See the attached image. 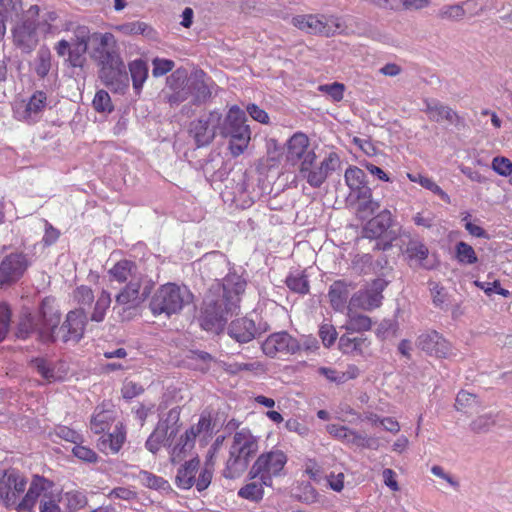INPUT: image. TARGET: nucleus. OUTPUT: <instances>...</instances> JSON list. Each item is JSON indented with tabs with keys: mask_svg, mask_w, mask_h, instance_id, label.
<instances>
[{
	"mask_svg": "<svg viewBox=\"0 0 512 512\" xmlns=\"http://www.w3.org/2000/svg\"><path fill=\"white\" fill-rule=\"evenodd\" d=\"M92 32L85 25H75L67 30V38L61 39L55 46L60 57L68 56L67 61L73 67H82Z\"/></svg>",
	"mask_w": 512,
	"mask_h": 512,
	"instance_id": "8",
	"label": "nucleus"
},
{
	"mask_svg": "<svg viewBox=\"0 0 512 512\" xmlns=\"http://www.w3.org/2000/svg\"><path fill=\"white\" fill-rule=\"evenodd\" d=\"M99 78L107 88L116 93H124L129 87L128 73L120 57H110V62L101 66Z\"/></svg>",
	"mask_w": 512,
	"mask_h": 512,
	"instance_id": "16",
	"label": "nucleus"
},
{
	"mask_svg": "<svg viewBox=\"0 0 512 512\" xmlns=\"http://www.w3.org/2000/svg\"><path fill=\"white\" fill-rule=\"evenodd\" d=\"M139 477L141 482L149 488L166 489L167 487H169L168 482L166 480L150 472L142 471L140 472Z\"/></svg>",
	"mask_w": 512,
	"mask_h": 512,
	"instance_id": "55",
	"label": "nucleus"
},
{
	"mask_svg": "<svg viewBox=\"0 0 512 512\" xmlns=\"http://www.w3.org/2000/svg\"><path fill=\"white\" fill-rule=\"evenodd\" d=\"M213 430L214 424L210 413L203 412L198 422L186 430L185 434L194 442L199 439L201 443L206 444L212 438Z\"/></svg>",
	"mask_w": 512,
	"mask_h": 512,
	"instance_id": "29",
	"label": "nucleus"
},
{
	"mask_svg": "<svg viewBox=\"0 0 512 512\" xmlns=\"http://www.w3.org/2000/svg\"><path fill=\"white\" fill-rule=\"evenodd\" d=\"M199 459L194 458L186 462L176 475V483L180 488L189 489L195 483V474L199 467Z\"/></svg>",
	"mask_w": 512,
	"mask_h": 512,
	"instance_id": "36",
	"label": "nucleus"
},
{
	"mask_svg": "<svg viewBox=\"0 0 512 512\" xmlns=\"http://www.w3.org/2000/svg\"><path fill=\"white\" fill-rule=\"evenodd\" d=\"M52 487L53 483L51 481L43 476L34 475L28 489L22 496L21 512H30L38 499L48 498V495L52 493Z\"/></svg>",
	"mask_w": 512,
	"mask_h": 512,
	"instance_id": "21",
	"label": "nucleus"
},
{
	"mask_svg": "<svg viewBox=\"0 0 512 512\" xmlns=\"http://www.w3.org/2000/svg\"><path fill=\"white\" fill-rule=\"evenodd\" d=\"M339 165L340 158L335 152H330L319 163L316 162V154H308L304 162L300 163L299 176L311 187L319 188Z\"/></svg>",
	"mask_w": 512,
	"mask_h": 512,
	"instance_id": "9",
	"label": "nucleus"
},
{
	"mask_svg": "<svg viewBox=\"0 0 512 512\" xmlns=\"http://www.w3.org/2000/svg\"><path fill=\"white\" fill-rule=\"evenodd\" d=\"M73 298L80 305H91L94 293L90 287L81 285L73 291Z\"/></svg>",
	"mask_w": 512,
	"mask_h": 512,
	"instance_id": "57",
	"label": "nucleus"
},
{
	"mask_svg": "<svg viewBox=\"0 0 512 512\" xmlns=\"http://www.w3.org/2000/svg\"><path fill=\"white\" fill-rule=\"evenodd\" d=\"M32 264L31 257L21 251H14L0 260V287H10L17 283Z\"/></svg>",
	"mask_w": 512,
	"mask_h": 512,
	"instance_id": "13",
	"label": "nucleus"
},
{
	"mask_svg": "<svg viewBox=\"0 0 512 512\" xmlns=\"http://www.w3.org/2000/svg\"><path fill=\"white\" fill-rule=\"evenodd\" d=\"M86 324L87 315L83 309L70 311L63 324L58 325L55 329L56 341L61 340L64 343L69 341L78 342L84 335Z\"/></svg>",
	"mask_w": 512,
	"mask_h": 512,
	"instance_id": "17",
	"label": "nucleus"
},
{
	"mask_svg": "<svg viewBox=\"0 0 512 512\" xmlns=\"http://www.w3.org/2000/svg\"><path fill=\"white\" fill-rule=\"evenodd\" d=\"M288 288L294 292L305 294L309 291V283L302 274L290 275L286 279Z\"/></svg>",
	"mask_w": 512,
	"mask_h": 512,
	"instance_id": "53",
	"label": "nucleus"
},
{
	"mask_svg": "<svg viewBox=\"0 0 512 512\" xmlns=\"http://www.w3.org/2000/svg\"><path fill=\"white\" fill-rule=\"evenodd\" d=\"M354 308V306H347L348 321L344 326L345 329L350 333L369 330L372 325L371 319L366 315L354 312Z\"/></svg>",
	"mask_w": 512,
	"mask_h": 512,
	"instance_id": "38",
	"label": "nucleus"
},
{
	"mask_svg": "<svg viewBox=\"0 0 512 512\" xmlns=\"http://www.w3.org/2000/svg\"><path fill=\"white\" fill-rule=\"evenodd\" d=\"M292 24L298 29L314 35L331 37L342 28L337 16L324 14L297 15L292 18Z\"/></svg>",
	"mask_w": 512,
	"mask_h": 512,
	"instance_id": "12",
	"label": "nucleus"
},
{
	"mask_svg": "<svg viewBox=\"0 0 512 512\" xmlns=\"http://www.w3.org/2000/svg\"><path fill=\"white\" fill-rule=\"evenodd\" d=\"M51 68V52L48 48L42 47L38 50L34 62V70L40 78L47 76Z\"/></svg>",
	"mask_w": 512,
	"mask_h": 512,
	"instance_id": "48",
	"label": "nucleus"
},
{
	"mask_svg": "<svg viewBox=\"0 0 512 512\" xmlns=\"http://www.w3.org/2000/svg\"><path fill=\"white\" fill-rule=\"evenodd\" d=\"M177 434V428L169 427L165 422H159L155 430L146 441V448L156 453L160 450L161 446L171 437Z\"/></svg>",
	"mask_w": 512,
	"mask_h": 512,
	"instance_id": "31",
	"label": "nucleus"
},
{
	"mask_svg": "<svg viewBox=\"0 0 512 512\" xmlns=\"http://www.w3.org/2000/svg\"><path fill=\"white\" fill-rule=\"evenodd\" d=\"M72 452L78 459L94 463L97 461V454L86 446L79 445L78 443L73 447Z\"/></svg>",
	"mask_w": 512,
	"mask_h": 512,
	"instance_id": "61",
	"label": "nucleus"
},
{
	"mask_svg": "<svg viewBox=\"0 0 512 512\" xmlns=\"http://www.w3.org/2000/svg\"><path fill=\"white\" fill-rule=\"evenodd\" d=\"M187 358L195 363V368L201 371H207L212 361V356L204 351H190Z\"/></svg>",
	"mask_w": 512,
	"mask_h": 512,
	"instance_id": "54",
	"label": "nucleus"
},
{
	"mask_svg": "<svg viewBox=\"0 0 512 512\" xmlns=\"http://www.w3.org/2000/svg\"><path fill=\"white\" fill-rule=\"evenodd\" d=\"M344 177L347 186L351 190V198L354 197V195L360 193V191L364 190V188H369L366 185L365 172L356 166H350L347 168Z\"/></svg>",
	"mask_w": 512,
	"mask_h": 512,
	"instance_id": "35",
	"label": "nucleus"
},
{
	"mask_svg": "<svg viewBox=\"0 0 512 512\" xmlns=\"http://www.w3.org/2000/svg\"><path fill=\"white\" fill-rule=\"evenodd\" d=\"M245 287L246 281L237 274L227 275L222 284L212 285L203 302L202 327L208 331L222 330L228 316L237 313Z\"/></svg>",
	"mask_w": 512,
	"mask_h": 512,
	"instance_id": "1",
	"label": "nucleus"
},
{
	"mask_svg": "<svg viewBox=\"0 0 512 512\" xmlns=\"http://www.w3.org/2000/svg\"><path fill=\"white\" fill-rule=\"evenodd\" d=\"M391 222L392 216L390 211L383 210L365 224L362 231L363 237L368 239H388L383 249L385 250L389 248L390 242L394 239V237L390 236V233L388 232Z\"/></svg>",
	"mask_w": 512,
	"mask_h": 512,
	"instance_id": "22",
	"label": "nucleus"
},
{
	"mask_svg": "<svg viewBox=\"0 0 512 512\" xmlns=\"http://www.w3.org/2000/svg\"><path fill=\"white\" fill-rule=\"evenodd\" d=\"M264 486L266 485L260 479L259 481H252L240 488L238 496L252 502H259L264 495Z\"/></svg>",
	"mask_w": 512,
	"mask_h": 512,
	"instance_id": "44",
	"label": "nucleus"
},
{
	"mask_svg": "<svg viewBox=\"0 0 512 512\" xmlns=\"http://www.w3.org/2000/svg\"><path fill=\"white\" fill-rule=\"evenodd\" d=\"M124 441H125V433L122 430V427L116 426L115 431L113 433H110L108 435V438L104 439L102 441V446H103V449H106V447L108 445L111 452L117 453L121 449Z\"/></svg>",
	"mask_w": 512,
	"mask_h": 512,
	"instance_id": "51",
	"label": "nucleus"
},
{
	"mask_svg": "<svg viewBox=\"0 0 512 512\" xmlns=\"http://www.w3.org/2000/svg\"><path fill=\"white\" fill-rule=\"evenodd\" d=\"M246 121L245 112L237 106H232L218 126L219 134L229 138L228 149L234 157L243 154L251 140V130Z\"/></svg>",
	"mask_w": 512,
	"mask_h": 512,
	"instance_id": "6",
	"label": "nucleus"
},
{
	"mask_svg": "<svg viewBox=\"0 0 512 512\" xmlns=\"http://www.w3.org/2000/svg\"><path fill=\"white\" fill-rule=\"evenodd\" d=\"M89 44L93 49L92 57L98 61L100 66L110 62V57H120L114 49L116 41L111 33L93 32Z\"/></svg>",
	"mask_w": 512,
	"mask_h": 512,
	"instance_id": "23",
	"label": "nucleus"
},
{
	"mask_svg": "<svg viewBox=\"0 0 512 512\" xmlns=\"http://www.w3.org/2000/svg\"><path fill=\"white\" fill-rule=\"evenodd\" d=\"M495 425V419L491 414H485L477 417L471 423V429L476 433L487 432L492 426Z\"/></svg>",
	"mask_w": 512,
	"mask_h": 512,
	"instance_id": "56",
	"label": "nucleus"
},
{
	"mask_svg": "<svg viewBox=\"0 0 512 512\" xmlns=\"http://www.w3.org/2000/svg\"><path fill=\"white\" fill-rule=\"evenodd\" d=\"M154 77H160L170 72L174 68V62L169 59L154 58L152 61Z\"/></svg>",
	"mask_w": 512,
	"mask_h": 512,
	"instance_id": "60",
	"label": "nucleus"
},
{
	"mask_svg": "<svg viewBox=\"0 0 512 512\" xmlns=\"http://www.w3.org/2000/svg\"><path fill=\"white\" fill-rule=\"evenodd\" d=\"M213 475V463H205V467L201 471L197 481L195 482L198 491L205 490L211 483Z\"/></svg>",
	"mask_w": 512,
	"mask_h": 512,
	"instance_id": "59",
	"label": "nucleus"
},
{
	"mask_svg": "<svg viewBox=\"0 0 512 512\" xmlns=\"http://www.w3.org/2000/svg\"><path fill=\"white\" fill-rule=\"evenodd\" d=\"M93 107L97 112H108L113 110L111 98L107 91L99 90L93 99Z\"/></svg>",
	"mask_w": 512,
	"mask_h": 512,
	"instance_id": "52",
	"label": "nucleus"
},
{
	"mask_svg": "<svg viewBox=\"0 0 512 512\" xmlns=\"http://www.w3.org/2000/svg\"><path fill=\"white\" fill-rule=\"evenodd\" d=\"M258 440L248 429L237 431L229 450V457L223 471L225 478L234 479L248 467L250 459L258 451Z\"/></svg>",
	"mask_w": 512,
	"mask_h": 512,
	"instance_id": "5",
	"label": "nucleus"
},
{
	"mask_svg": "<svg viewBox=\"0 0 512 512\" xmlns=\"http://www.w3.org/2000/svg\"><path fill=\"white\" fill-rule=\"evenodd\" d=\"M144 391L143 387L132 380L126 379L123 383L121 392L124 398L132 399Z\"/></svg>",
	"mask_w": 512,
	"mask_h": 512,
	"instance_id": "63",
	"label": "nucleus"
},
{
	"mask_svg": "<svg viewBox=\"0 0 512 512\" xmlns=\"http://www.w3.org/2000/svg\"><path fill=\"white\" fill-rule=\"evenodd\" d=\"M193 300L192 293L186 286L175 283H167L158 288L150 302L153 315H165L170 317L178 314Z\"/></svg>",
	"mask_w": 512,
	"mask_h": 512,
	"instance_id": "7",
	"label": "nucleus"
},
{
	"mask_svg": "<svg viewBox=\"0 0 512 512\" xmlns=\"http://www.w3.org/2000/svg\"><path fill=\"white\" fill-rule=\"evenodd\" d=\"M338 345L344 354L364 356L368 353L370 342L366 337L352 336V333H347L340 337Z\"/></svg>",
	"mask_w": 512,
	"mask_h": 512,
	"instance_id": "28",
	"label": "nucleus"
},
{
	"mask_svg": "<svg viewBox=\"0 0 512 512\" xmlns=\"http://www.w3.org/2000/svg\"><path fill=\"white\" fill-rule=\"evenodd\" d=\"M112 302L110 293L103 289L96 300L93 312L91 314V321L102 322L105 318L107 309L110 307Z\"/></svg>",
	"mask_w": 512,
	"mask_h": 512,
	"instance_id": "45",
	"label": "nucleus"
},
{
	"mask_svg": "<svg viewBox=\"0 0 512 512\" xmlns=\"http://www.w3.org/2000/svg\"><path fill=\"white\" fill-rule=\"evenodd\" d=\"M0 10L7 20L17 19L19 22L26 13L21 0H0Z\"/></svg>",
	"mask_w": 512,
	"mask_h": 512,
	"instance_id": "42",
	"label": "nucleus"
},
{
	"mask_svg": "<svg viewBox=\"0 0 512 512\" xmlns=\"http://www.w3.org/2000/svg\"><path fill=\"white\" fill-rule=\"evenodd\" d=\"M286 463L287 456L281 450L262 453L249 471L250 478H259L266 486H271L272 478L281 474Z\"/></svg>",
	"mask_w": 512,
	"mask_h": 512,
	"instance_id": "11",
	"label": "nucleus"
},
{
	"mask_svg": "<svg viewBox=\"0 0 512 512\" xmlns=\"http://www.w3.org/2000/svg\"><path fill=\"white\" fill-rule=\"evenodd\" d=\"M228 334L239 343H247L255 337V324L247 318L236 319L229 325Z\"/></svg>",
	"mask_w": 512,
	"mask_h": 512,
	"instance_id": "30",
	"label": "nucleus"
},
{
	"mask_svg": "<svg viewBox=\"0 0 512 512\" xmlns=\"http://www.w3.org/2000/svg\"><path fill=\"white\" fill-rule=\"evenodd\" d=\"M55 433L58 437L66 440V441H69L71 443H74L75 445L78 442L83 441L82 436L79 433H77L75 430H73L69 427H66V426L57 427V429L55 430Z\"/></svg>",
	"mask_w": 512,
	"mask_h": 512,
	"instance_id": "64",
	"label": "nucleus"
},
{
	"mask_svg": "<svg viewBox=\"0 0 512 512\" xmlns=\"http://www.w3.org/2000/svg\"><path fill=\"white\" fill-rule=\"evenodd\" d=\"M328 433L336 439L344 442L345 444L361 447V448H372L377 449L379 444L374 438L367 437L355 430L348 428L347 426L339 424L327 425Z\"/></svg>",
	"mask_w": 512,
	"mask_h": 512,
	"instance_id": "20",
	"label": "nucleus"
},
{
	"mask_svg": "<svg viewBox=\"0 0 512 512\" xmlns=\"http://www.w3.org/2000/svg\"><path fill=\"white\" fill-rule=\"evenodd\" d=\"M61 316L54 300L49 298L41 302L40 311L37 315L23 312L17 326L16 336L26 339L35 334L42 342L56 341L55 329L60 324Z\"/></svg>",
	"mask_w": 512,
	"mask_h": 512,
	"instance_id": "4",
	"label": "nucleus"
},
{
	"mask_svg": "<svg viewBox=\"0 0 512 512\" xmlns=\"http://www.w3.org/2000/svg\"><path fill=\"white\" fill-rule=\"evenodd\" d=\"M456 258L462 264H474L478 258L473 247L466 242H458L456 244Z\"/></svg>",
	"mask_w": 512,
	"mask_h": 512,
	"instance_id": "50",
	"label": "nucleus"
},
{
	"mask_svg": "<svg viewBox=\"0 0 512 512\" xmlns=\"http://www.w3.org/2000/svg\"><path fill=\"white\" fill-rule=\"evenodd\" d=\"M27 480L14 469L6 470L0 477V501L6 508L21 512L20 503L26 491Z\"/></svg>",
	"mask_w": 512,
	"mask_h": 512,
	"instance_id": "10",
	"label": "nucleus"
},
{
	"mask_svg": "<svg viewBox=\"0 0 512 512\" xmlns=\"http://www.w3.org/2000/svg\"><path fill=\"white\" fill-rule=\"evenodd\" d=\"M407 177L411 182L419 183L423 188L438 195L445 203L449 204L451 202L449 195L445 191H443L441 187L438 186L431 178L419 173H408Z\"/></svg>",
	"mask_w": 512,
	"mask_h": 512,
	"instance_id": "41",
	"label": "nucleus"
},
{
	"mask_svg": "<svg viewBox=\"0 0 512 512\" xmlns=\"http://www.w3.org/2000/svg\"><path fill=\"white\" fill-rule=\"evenodd\" d=\"M195 442L189 438L185 433L180 436L176 445L171 451V462L179 463L186 455L194 448Z\"/></svg>",
	"mask_w": 512,
	"mask_h": 512,
	"instance_id": "43",
	"label": "nucleus"
},
{
	"mask_svg": "<svg viewBox=\"0 0 512 512\" xmlns=\"http://www.w3.org/2000/svg\"><path fill=\"white\" fill-rule=\"evenodd\" d=\"M30 366L35 369L44 379L51 382L56 379L54 365L45 358H33Z\"/></svg>",
	"mask_w": 512,
	"mask_h": 512,
	"instance_id": "49",
	"label": "nucleus"
},
{
	"mask_svg": "<svg viewBox=\"0 0 512 512\" xmlns=\"http://www.w3.org/2000/svg\"><path fill=\"white\" fill-rule=\"evenodd\" d=\"M319 91L328 94L334 101H341L344 96L345 86L342 83L334 82L319 86Z\"/></svg>",
	"mask_w": 512,
	"mask_h": 512,
	"instance_id": "58",
	"label": "nucleus"
},
{
	"mask_svg": "<svg viewBox=\"0 0 512 512\" xmlns=\"http://www.w3.org/2000/svg\"><path fill=\"white\" fill-rule=\"evenodd\" d=\"M115 421V411L111 409H104L97 407L94 415L91 418V430L95 434L103 433L109 430L112 423Z\"/></svg>",
	"mask_w": 512,
	"mask_h": 512,
	"instance_id": "34",
	"label": "nucleus"
},
{
	"mask_svg": "<svg viewBox=\"0 0 512 512\" xmlns=\"http://www.w3.org/2000/svg\"><path fill=\"white\" fill-rule=\"evenodd\" d=\"M114 31L124 35V36H136L142 35L149 39H153L156 36L155 30L146 22L142 21H133L126 22L119 25L114 26Z\"/></svg>",
	"mask_w": 512,
	"mask_h": 512,
	"instance_id": "32",
	"label": "nucleus"
},
{
	"mask_svg": "<svg viewBox=\"0 0 512 512\" xmlns=\"http://www.w3.org/2000/svg\"><path fill=\"white\" fill-rule=\"evenodd\" d=\"M221 118L222 115L219 112L211 111L190 123L189 134L197 147H205L212 143Z\"/></svg>",
	"mask_w": 512,
	"mask_h": 512,
	"instance_id": "15",
	"label": "nucleus"
},
{
	"mask_svg": "<svg viewBox=\"0 0 512 512\" xmlns=\"http://www.w3.org/2000/svg\"><path fill=\"white\" fill-rule=\"evenodd\" d=\"M349 292V286L342 281H336L331 285L329 298L335 310L342 311L346 307Z\"/></svg>",
	"mask_w": 512,
	"mask_h": 512,
	"instance_id": "37",
	"label": "nucleus"
},
{
	"mask_svg": "<svg viewBox=\"0 0 512 512\" xmlns=\"http://www.w3.org/2000/svg\"><path fill=\"white\" fill-rule=\"evenodd\" d=\"M492 168L495 172L502 176L512 174V162L505 157H495L492 161Z\"/></svg>",
	"mask_w": 512,
	"mask_h": 512,
	"instance_id": "62",
	"label": "nucleus"
},
{
	"mask_svg": "<svg viewBox=\"0 0 512 512\" xmlns=\"http://www.w3.org/2000/svg\"><path fill=\"white\" fill-rule=\"evenodd\" d=\"M302 349L300 342L287 332L273 333L262 344V350L268 357L292 355Z\"/></svg>",
	"mask_w": 512,
	"mask_h": 512,
	"instance_id": "18",
	"label": "nucleus"
},
{
	"mask_svg": "<svg viewBox=\"0 0 512 512\" xmlns=\"http://www.w3.org/2000/svg\"><path fill=\"white\" fill-rule=\"evenodd\" d=\"M424 112L430 121L441 123L447 121L450 124H457L461 121V117L451 107L442 104L437 100L424 101Z\"/></svg>",
	"mask_w": 512,
	"mask_h": 512,
	"instance_id": "26",
	"label": "nucleus"
},
{
	"mask_svg": "<svg viewBox=\"0 0 512 512\" xmlns=\"http://www.w3.org/2000/svg\"><path fill=\"white\" fill-rule=\"evenodd\" d=\"M470 5L476 6V1L467 0L462 2L461 4L445 5L439 10L438 17L440 19L460 21L466 16V9L464 8V6Z\"/></svg>",
	"mask_w": 512,
	"mask_h": 512,
	"instance_id": "40",
	"label": "nucleus"
},
{
	"mask_svg": "<svg viewBox=\"0 0 512 512\" xmlns=\"http://www.w3.org/2000/svg\"><path fill=\"white\" fill-rule=\"evenodd\" d=\"M308 154H315L309 149V139L303 133H295L287 144V161L293 165L303 163Z\"/></svg>",
	"mask_w": 512,
	"mask_h": 512,
	"instance_id": "25",
	"label": "nucleus"
},
{
	"mask_svg": "<svg viewBox=\"0 0 512 512\" xmlns=\"http://www.w3.org/2000/svg\"><path fill=\"white\" fill-rule=\"evenodd\" d=\"M377 288L375 290L359 291L355 293L349 301L350 306L361 308L364 310H372L381 305L383 296L381 290L383 289L382 283L377 281L374 283Z\"/></svg>",
	"mask_w": 512,
	"mask_h": 512,
	"instance_id": "27",
	"label": "nucleus"
},
{
	"mask_svg": "<svg viewBox=\"0 0 512 512\" xmlns=\"http://www.w3.org/2000/svg\"><path fill=\"white\" fill-rule=\"evenodd\" d=\"M477 407H478V400H477L476 395L466 392V391H460L457 394V397L455 400L456 410L468 414V413L474 412Z\"/></svg>",
	"mask_w": 512,
	"mask_h": 512,
	"instance_id": "47",
	"label": "nucleus"
},
{
	"mask_svg": "<svg viewBox=\"0 0 512 512\" xmlns=\"http://www.w3.org/2000/svg\"><path fill=\"white\" fill-rule=\"evenodd\" d=\"M354 196L356 198V212L360 218H367L380 207V204L372 198L370 188H364Z\"/></svg>",
	"mask_w": 512,
	"mask_h": 512,
	"instance_id": "33",
	"label": "nucleus"
},
{
	"mask_svg": "<svg viewBox=\"0 0 512 512\" xmlns=\"http://www.w3.org/2000/svg\"><path fill=\"white\" fill-rule=\"evenodd\" d=\"M110 282H117L125 286L115 296L113 312H117L121 320H128L126 312L145 301L151 293L152 283L141 272L135 263L122 260L108 271Z\"/></svg>",
	"mask_w": 512,
	"mask_h": 512,
	"instance_id": "2",
	"label": "nucleus"
},
{
	"mask_svg": "<svg viewBox=\"0 0 512 512\" xmlns=\"http://www.w3.org/2000/svg\"><path fill=\"white\" fill-rule=\"evenodd\" d=\"M129 72L136 94H139L148 77V66L145 61L136 59L129 63Z\"/></svg>",
	"mask_w": 512,
	"mask_h": 512,
	"instance_id": "39",
	"label": "nucleus"
},
{
	"mask_svg": "<svg viewBox=\"0 0 512 512\" xmlns=\"http://www.w3.org/2000/svg\"><path fill=\"white\" fill-rule=\"evenodd\" d=\"M39 15V7L30 5L24 18L13 29V39L16 46L23 52L29 53L38 44L36 18Z\"/></svg>",
	"mask_w": 512,
	"mask_h": 512,
	"instance_id": "14",
	"label": "nucleus"
},
{
	"mask_svg": "<svg viewBox=\"0 0 512 512\" xmlns=\"http://www.w3.org/2000/svg\"><path fill=\"white\" fill-rule=\"evenodd\" d=\"M416 346L436 358H447L452 353L451 344L435 330L421 333L417 337Z\"/></svg>",
	"mask_w": 512,
	"mask_h": 512,
	"instance_id": "19",
	"label": "nucleus"
},
{
	"mask_svg": "<svg viewBox=\"0 0 512 512\" xmlns=\"http://www.w3.org/2000/svg\"><path fill=\"white\" fill-rule=\"evenodd\" d=\"M46 94L42 91L35 92L29 102L25 105L24 115L25 119H31L43 110L46 105Z\"/></svg>",
	"mask_w": 512,
	"mask_h": 512,
	"instance_id": "46",
	"label": "nucleus"
},
{
	"mask_svg": "<svg viewBox=\"0 0 512 512\" xmlns=\"http://www.w3.org/2000/svg\"><path fill=\"white\" fill-rule=\"evenodd\" d=\"M401 243L402 251L409 259L410 265L416 264L427 267L423 261L427 259L429 250L420 239L409 234H403L401 236Z\"/></svg>",
	"mask_w": 512,
	"mask_h": 512,
	"instance_id": "24",
	"label": "nucleus"
},
{
	"mask_svg": "<svg viewBox=\"0 0 512 512\" xmlns=\"http://www.w3.org/2000/svg\"><path fill=\"white\" fill-rule=\"evenodd\" d=\"M203 70H195L190 75L184 69H177L167 78V102L177 106L185 101L201 105L211 97V88Z\"/></svg>",
	"mask_w": 512,
	"mask_h": 512,
	"instance_id": "3",
	"label": "nucleus"
}]
</instances>
